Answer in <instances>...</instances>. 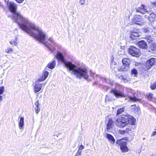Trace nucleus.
I'll return each mask as SVG.
<instances>
[{"instance_id":"1","label":"nucleus","mask_w":156,"mask_h":156,"mask_svg":"<svg viewBox=\"0 0 156 156\" xmlns=\"http://www.w3.org/2000/svg\"><path fill=\"white\" fill-rule=\"evenodd\" d=\"M55 57L58 61L63 63L67 70L75 75L76 78L81 79L83 78L87 80H89L87 69L78 67L70 62L67 61L62 54L59 51H57Z\"/></svg>"},{"instance_id":"2","label":"nucleus","mask_w":156,"mask_h":156,"mask_svg":"<svg viewBox=\"0 0 156 156\" xmlns=\"http://www.w3.org/2000/svg\"><path fill=\"white\" fill-rule=\"evenodd\" d=\"M32 25L33 27L30 26L28 29V30L25 32L40 42L42 43L51 52H53L55 50V48L52 44L55 46L57 45L56 43L54 41L53 38L51 37L48 39V41L50 43L44 41L46 38L45 34L43 32L39 27H36L34 23H32Z\"/></svg>"},{"instance_id":"3","label":"nucleus","mask_w":156,"mask_h":156,"mask_svg":"<svg viewBox=\"0 0 156 156\" xmlns=\"http://www.w3.org/2000/svg\"><path fill=\"white\" fill-rule=\"evenodd\" d=\"M7 7L12 14V19L17 23L20 28L26 31L31 26L33 27L32 23L30 22L27 18L23 17L19 12H17V6L15 3L12 2H8Z\"/></svg>"},{"instance_id":"4","label":"nucleus","mask_w":156,"mask_h":156,"mask_svg":"<svg viewBox=\"0 0 156 156\" xmlns=\"http://www.w3.org/2000/svg\"><path fill=\"white\" fill-rule=\"evenodd\" d=\"M116 120V124L117 126L120 128L124 127L129 124L134 125L136 119L134 117L129 115L128 116L120 115Z\"/></svg>"},{"instance_id":"5","label":"nucleus","mask_w":156,"mask_h":156,"mask_svg":"<svg viewBox=\"0 0 156 156\" xmlns=\"http://www.w3.org/2000/svg\"><path fill=\"white\" fill-rule=\"evenodd\" d=\"M122 65L120 68H118L115 67L114 68V70H117L119 72H126L129 70V65L131 62L130 59L126 58L123 59L122 61Z\"/></svg>"},{"instance_id":"6","label":"nucleus","mask_w":156,"mask_h":156,"mask_svg":"<svg viewBox=\"0 0 156 156\" xmlns=\"http://www.w3.org/2000/svg\"><path fill=\"white\" fill-rule=\"evenodd\" d=\"M110 92L117 98H120L126 97V94L124 93L123 92L115 88L112 89Z\"/></svg>"},{"instance_id":"7","label":"nucleus","mask_w":156,"mask_h":156,"mask_svg":"<svg viewBox=\"0 0 156 156\" xmlns=\"http://www.w3.org/2000/svg\"><path fill=\"white\" fill-rule=\"evenodd\" d=\"M128 52L131 55L136 57H139L140 54L139 50L133 46H129L128 49Z\"/></svg>"},{"instance_id":"8","label":"nucleus","mask_w":156,"mask_h":156,"mask_svg":"<svg viewBox=\"0 0 156 156\" xmlns=\"http://www.w3.org/2000/svg\"><path fill=\"white\" fill-rule=\"evenodd\" d=\"M156 62V59L153 58H151L147 60L145 65L143 67L144 71H147L150 69L154 65Z\"/></svg>"},{"instance_id":"9","label":"nucleus","mask_w":156,"mask_h":156,"mask_svg":"<svg viewBox=\"0 0 156 156\" xmlns=\"http://www.w3.org/2000/svg\"><path fill=\"white\" fill-rule=\"evenodd\" d=\"M133 23L139 26L144 25L145 23L144 19L140 15H135L132 20Z\"/></svg>"},{"instance_id":"10","label":"nucleus","mask_w":156,"mask_h":156,"mask_svg":"<svg viewBox=\"0 0 156 156\" xmlns=\"http://www.w3.org/2000/svg\"><path fill=\"white\" fill-rule=\"evenodd\" d=\"M140 33L138 30H131L129 34V37L130 40L133 41L138 39L140 38Z\"/></svg>"},{"instance_id":"11","label":"nucleus","mask_w":156,"mask_h":156,"mask_svg":"<svg viewBox=\"0 0 156 156\" xmlns=\"http://www.w3.org/2000/svg\"><path fill=\"white\" fill-rule=\"evenodd\" d=\"M116 144H118L120 146V149L123 152H126L128 151L129 149L127 146V142L123 141L121 140H117Z\"/></svg>"},{"instance_id":"12","label":"nucleus","mask_w":156,"mask_h":156,"mask_svg":"<svg viewBox=\"0 0 156 156\" xmlns=\"http://www.w3.org/2000/svg\"><path fill=\"white\" fill-rule=\"evenodd\" d=\"M37 82V80L34 87V90L35 93L40 92L42 89L43 86H44L45 84H40Z\"/></svg>"},{"instance_id":"13","label":"nucleus","mask_w":156,"mask_h":156,"mask_svg":"<svg viewBox=\"0 0 156 156\" xmlns=\"http://www.w3.org/2000/svg\"><path fill=\"white\" fill-rule=\"evenodd\" d=\"M48 70L47 67L45 68L44 69L45 71L43 72L42 76L40 78H39L37 80V82L42 81L46 79L49 74L48 72L47 71V70Z\"/></svg>"},{"instance_id":"14","label":"nucleus","mask_w":156,"mask_h":156,"mask_svg":"<svg viewBox=\"0 0 156 156\" xmlns=\"http://www.w3.org/2000/svg\"><path fill=\"white\" fill-rule=\"evenodd\" d=\"M130 110L136 114H140L141 113L140 108L138 105H132L130 106Z\"/></svg>"},{"instance_id":"15","label":"nucleus","mask_w":156,"mask_h":156,"mask_svg":"<svg viewBox=\"0 0 156 156\" xmlns=\"http://www.w3.org/2000/svg\"><path fill=\"white\" fill-rule=\"evenodd\" d=\"M137 45L139 47L142 49H146L148 47L147 43L144 40H141L138 41L137 43Z\"/></svg>"},{"instance_id":"16","label":"nucleus","mask_w":156,"mask_h":156,"mask_svg":"<svg viewBox=\"0 0 156 156\" xmlns=\"http://www.w3.org/2000/svg\"><path fill=\"white\" fill-rule=\"evenodd\" d=\"M141 6V7L136 8V11L137 12L140 13L142 14H145V12H148L147 9L144 8L145 6L144 5H142Z\"/></svg>"},{"instance_id":"17","label":"nucleus","mask_w":156,"mask_h":156,"mask_svg":"<svg viewBox=\"0 0 156 156\" xmlns=\"http://www.w3.org/2000/svg\"><path fill=\"white\" fill-rule=\"evenodd\" d=\"M56 65V60L55 58H54L51 62H49L47 65L46 67H47L51 69H53L55 67Z\"/></svg>"},{"instance_id":"18","label":"nucleus","mask_w":156,"mask_h":156,"mask_svg":"<svg viewBox=\"0 0 156 156\" xmlns=\"http://www.w3.org/2000/svg\"><path fill=\"white\" fill-rule=\"evenodd\" d=\"M113 124V121L112 119H109L108 120V122L107 124V132H109V130L112 128Z\"/></svg>"},{"instance_id":"19","label":"nucleus","mask_w":156,"mask_h":156,"mask_svg":"<svg viewBox=\"0 0 156 156\" xmlns=\"http://www.w3.org/2000/svg\"><path fill=\"white\" fill-rule=\"evenodd\" d=\"M128 98L131 101L136 102L138 101L139 102H141V99L136 98L135 96H133V97L129 96Z\"/></svg>"},{"instance_id":"20","label":"nucleus","mask_w":156,"mask_h":156,"mask_svg":"<svg viewBox=\"0 0 156 156\" xmlns=\"http://www.w3.org/2000/svg\"><path fill=\"white\" fill-rule=\"evenodd\" d=\"M24 118L23 117H20V121L19 122V126L20 129H22L24 125Z\"/></svg>"},{"instance_id":"21","label":"nucleus","mask_w":156,"mask_h":156,"mask_svg":"<svg viewBox=\"0 0 156 156\" xmlns=\"http://www.w3.org/2000/svg\"><path fill=\"white\" fill-rule=\"evenodd\" d=\"M106 138L112 142V143L114 144L115 141V140L113 136L110 134L107 133L106 134Z\"/></svg>"},{"instance_id":"22","label":"nucleus","mask_w":156,"mask_h":156,"mask_svg":"<svg viewBox=\"0 0 156 156\" xmlns=\"http://www.w3.org/2000/svg\"><path fill=\"white\" fill-rule=\"evenodd\" d=\"M156 15L154 13H151L149 14V20L150 23H151L152 21H153L154 20H156Z\"/></svg>"},{"instance_id":"23","label":"nucleus","mask_w":156,"mask_h":156,"mask_svg":"<svg viewBox=\"0 0 156 156\" xmlns=\"http://www.w3.org/2000/svg\"><path fill=\"white\" fill-rule=\"evenodd\" d=\"M143 38L146 40L149 43H150L151 42L153 41V40L152 38V37L149 34L145 35L144 36V37Z\"/></svg>"},{"instance_id":"24","label":"nucleus","mask_w":156,"mask_h":156,"mask_svg":"<svg viewBox=\"0 0 156 156\" xmlns=\"http://www.w3.org/2000/svg\"><path fill=\"white\" fill-rule=\"evenodd\" d=\"M150 52H153V51H156V45L155 44H151L149 47Z\"/></svg>"},{"instance_id":"25","label":"nucleus","mask_w":156,"mask_h":156,"mask_svg":"<svg viewBox=\"0 0 156 156\" xmlns=\"http://www.w3.org/2000/svg\"><path fill=\"white\" fill-rule=\"evenodd\" d=\"M131 75L133 77H137L138 76V71L136 69H133L131 71Z\"/></svg>"},{"instance_id":"26","label":"nucleus","mask_w":156,"mask_h":156,"mask_svg":"<svg viewBox=\"0 0 156 156\" xmlns=\"http://www.w3.org/2000/svg\"><path fill=\"white\" fill-rule=\"evenodd\" d=\"M125 108L123 107L121 108H120V109H118L117 111V114H116V117L117 118L118 116H119V115L120 114H121L122 112L124 111Z\"/></svg>"},{"instance_id":"27","label":"nucleus","mask_w":156,"mask_h":156,"mask_svg":"<svg viewBox=\"0 0 156 156\" xmlns=\"http://www.w3.org/2000/svg\"><path fill=\"white\" fill-rule=\"evenodd\" d=\"M113 100V99L110 96L108 95H106L105 98V102L106 103L110 102H111Z\"/></svg>"},{"instance_id":"28","label":"nucleus","mask_w":156,"mask_h":156,"mask_svg":"<svg viewBox=\"0 0 156 156\" xmlns=\"http://www.w3.org/2000/svg\"><path fill=\"white\" fill-rule=\"evenodd\" d=\"M102 80L103 83H107L109 84H110L111 85H113V82L112 81H110L109 80H107L105 78H102Z\"/></svg>"},{"instance_id":"29","label":"nucleus","mask_w":156,"mask_h":156,"mask_svg":"<svg viewBox=\"0 0 156 156\" xmlns=\"http://www.w3.org/2000/svg\"><path fill=\"white\" fill-rule=\"evenodd\" d=\"M147 98L149 100L151 101L153 99V94L152 93H149L147 95Z\"/></svg>"},{"instance_id":"30","label":"nucleus","mask_w":156,"mask_h":156,"mask_svg":"<svg viewBox=\"0 0 156 156\" xmlns=\"http://www.w3.org/2000/svg\"><path fill=\"white\" fill-rule=\"evenodd\" d=\"M16 40L17 38H16L15 40H13L10 41L9 43L11 44L14 46L15 45V46H17V43H16Z\"/></svg>"},{"instance_id":"31","label":"nucleus","mask_w":156,"mask_h":156,"mask_svg":"<svg viewBox=\"0 0 156 156\" xmlns=\"http://www.w3.org/2000/svg\"><path fill=\"white\" fill-rule=\"evenodd\" d=\"M150 87L153 90H154L156 88V81L151 85Z\"/></svg>"},{"instance_id":"32","label":"nucleus","mask_w":156,"mask_h":156,"mask_svg":"<svg viewBox=\"0 0 156 156\" xmlns=\"http://www.w3.org/2000/svg\"><path fill=\"white\" fill-rule=\"evenodd\" d=\"M150 23L153 28H156V19Z\"/></svg>"},{"instance_id":"33","label":"nucleus","mask_w":156,"mask_h":156,"mask_svg":"<svg viewBox=\"0 0 156 156\" xmlns=\"http://www.w3.org/2000/svg\"><path fill=\"white\" fill-rule=\"evenodd\" d=\"M142 31L146 34L149 33L150 32L148 28H144L142 29Z\"/></svg>"},{"instance_id":"34","label":"nucleus","mask_w":156,"mask_h":156,"mask_svg":"<svg viewBox=\"0 0 156 156\" xmlns=\"http://www.w3.org/2000/svg\"><path fill=\"white\" fill-rule=\"evenodd\" d=\"M5 91V88L3 86L0 87V94H3Z\"/></svg>"},{"instance_id":"35","label":"nucleus","mask_w":156,"mask_h":156,"mask_svg":"<svg viewBox=\"0 0 156 156\" xmlns=\"http://www.w3.org/2000/svg\"><path fill=\"white\" fill-rule=\"evenodd\" d=\"M13 51V50L10 48H8L6 50L5 52L9 54H11Z\"/></svg>"},{"instance_id":"36","label":"nucleus","mask_w":156,"mask_h":156,"mask_svg":"<svg viewBox=\"0 0 156 156\" xmlns=\"http://www.w3.org/2000/svg\"><path fill=\"white\" fill-rule=\"evenodd\" d=\"M95 78H97L96 80L97 82H99L100 80L102 79V77L101 76L98 75H96Z\"/></svg>"},{"instance_id":"37","label":"nucleus","mask_w":156,"mask_h":156,"mask_svg":"<svg viewBox=\"0 0 156 156\" xmlns=\"http://www.w3.org/2000/svg\"><path fill=\"white\" fill-rule=\"evenodd\" d=\"M129 128H127L126 130H123L121 131V134H124L126 133H128V132Z\"/></svg>"},{"instance_id":"38","label":"nucleus","mask_w":156,"mask_h":156,"mask_svg":"<svg viewBox=\"0 0 156 156\" xmlns=\"http://www.w3.org/2000/svg\"><path fill=\"white\" fill-rule=\"evenodd\" d=\"M35 110L37 114L38 113L40 110V109L39 108V106H36L35 108Z\"/></svg>"},{"instance_id":"39","label":"nucleus","mask_w":156,"mask_h":156,"mask_svg":"<svg viewBox=\"0 0 156 156\" xmlns=\"http://www.w3.org/2000/svg\"><path fill=\"white\" fill-rule=\"evenodd\" d=\"M81 151L80 150H78L75 156H80L81 155Z\"/></svg>"},{"instance_id":"40","label":"nucleus","mask_w":156,"mask_h":156,"mask_svg":"<svg viewBox=\"0 0 156 156\" xmlns=\"http://www.w3.org/2000/svg\"><path fill=\"white\" fill-rule=\"evenodd\" d=\"M120 78L122 79L124 81H125L126 80V77L124 76H123L122 75H121L120 76V77H119Z\"/></svg>"},{"instance_id":"41","label":"nucleus","mask_w":156,"mask_h":156,"mask_svg":"<svg viewBox=\"0 0 156 156\" xmlns=\"http://www.w3.org/2000/svg\"><path fill=\"white\" fill-rule=\"evenodd\" d=\"M85 1L84 0H80L79 2L81 5L84 4Z\"/></svg>"},{"instance_id":"42","label":"nucleus","mask_w":156,"mask_h":156,"mask_svg":"<svg viewBox=\"0 0 156 156\" xmlns=\"http://www.w3.org/2000/svg\"><path fill=\"white\" fill-rule=\"evenodd\" d=\"M83 148H84V146L82 145H81L79 146V147L78 150H80V151H81V150L83 149Z\"/></svg>"},{"instance_id":"43","label":"nucleus","mask_w":156,"mask_h":156,"mask_svg":"<svg viewBox=\"0 0 156 156\" xmlns=\"http://www.w3.org/2000/svg\"><path fill=\"white\" fill-rule=\"evenodd\" d=\"M17 2L19 3H22L24 0H15Z\"/></svg>"},{"instance_id":"44","label":"nucleus","mask_w":156,"mask_h":156,"mask_svg":"<svg viewBox=\"0 0 156 156\" xmlns=\"http://www.w3.org/2000/svg\"><path fill=\"white\" fill-rule=\"evenodd\" d=\"M35 105L36 106H39V103L38 100H37V101L35 103Z\"/></svg>"},{"instance_id":"45","label":"nucleus","mask_w":156,"mask_h":156,"mask_svg":"<svg viewBox=\"0 0 156 156\" xmlns=\"http://www.w3.org/2000/svg\"><path fill=\"white\" fill-rule=\"evenodd\" d=\"M94 73L91 72V76H92L93 77L94 79Z\"/></svg>"},{"instance_id":"46","label":"nucleus","mask_w":156,"mask_h":156,"mask_svg":"<svg viewBox=\"0 0 156 156\" xmlns=\"http://www.w3.org/2000/svg\"><path fill=\"white\" fill-rule=\"evenodd\" d=\"M144 18H147L148 20H149V15L148 16V15H145L144 16Z\"/></svg>"},{"instance_id":"47","label":"nucleus","mask_w":156,"mask_h":156,"mask_svg":"<svg viewBox=\"0 0 156 156\" xmlns=\"http://www.w3.org/2000/svg\"><path fill=\"white\" fill-rule=\"evenodd\" d=\"M156 135V131H154L153 133L152 136H154V135Z\"/></svg>"},{"instance_id":"48","label":"nucleus","mask_w":156,"mask_h":156,"mask_svg":"<svg viewBox=\"0 0 156 156\" xmlns=\"http://www.w3.org/2000/svg\"><path fill=\"white\" fill-rule=\"evenodd\" d=\"M2 98H2V96L0 95V102H1L2 101V100H3Z\"/></svg>"},{"instance_id":"49","label":"nucleus","mask_w":156,"mask_h":156,"mask_svg":"<svg viewBox=\"0 0 156 156\" xmlns=\"http://www.w3.org/2000/svg\"><path fill=\"white\" fill-rule=\"evenodd\" d=\"M140 63H138V62H137L136 63H136L135 64V65L138 66H139V65H140Z\"/></svg>"},{"instance_id":"50","label":"nucleus","mask_w":156,"mask_h":156,"mask_svg":"<svg viewBox=\"0 0 156 156\" xmlns=\"http://www.w3.org/2000/svg\"><path fill=\"white\" fill-rule=\"evenodd\" d=\"M98 84L97 82H95L93 84V85H94L96 84Z\"/></svg>"},{"instance_id":"51","label":"nucleus","mask_w":156,"mask_h":156,"mask_svg":"<svg viewBox=\"0 0 156 156\" xmlns=\"http://www.w3.org/2000/svg\"><path fill=\"white\" fill-rule=\"evenodd\" d=\"M153 4L154 6L156 7V2H154Z\"/></svg>"},{"instance_id":"52","label":"nucleus","mask_w":156,"mask_h":156,"mask_svg":"<svg viewBox=\"0 0 156 156\" xmlns=\"http://www.w3.org/2000/svg\"><path fill=\"white\" fill-rule=\"evenodd\" d=\"M153 154H152L151 155V156H153Z\"/></svg>"},{"instance_id":"53","label":"nucleus","mask_w":156,"mask_h":156,"mask_svg":"<svg viewBox=\"0 0 156 156\" xmlns=\"http://www.w3.org/2000/svg\"><path fill=\"white\" fill-rule=\"evenodd\" d=\"M100 85V86H102V85Z\"/></svg>"},{"instance_id":"54","label":"nucleus","mask_w":156,"mask_h":156,"mask_svg":"<svg viewBox=\"0 0 156 156\" xmlns=\"http://www.w3.org/2000/svg\"><path fill=\"white\" fill-rule=\"evenodd\" d=\"M123 139V138H122V139H121V140H122V139Z\"/></svg>"},{"instance_id":"55","label":"nucleus","mask_w":156,"mask_h":156,"mask_svg":"<svg viewBox=\"0 0 156 156\" xmlns=\"http://www.w3.org/2000/svg\"><path fill=\"white\" fill-rule=\"evenodd\" d=\"M123 139V138H122V139H121V140H122V139Z\"/></svg>"},{"instance_id":"56","label":"nucleus","mask_w":156,"mask_h":156,"mask_svg":"<svg viewBox=\"0 0 156 156\" xmlns=\"http://www.w3.org/2000/svg\"><path fill=\"white\" fill-rule=\"evenodd\" d=\"M123 139V138H122V139H121V140H122V139Z\"/></svg>"},{"instance_id":"57","label":"nucleus","mask_w":156,"mask_h":156,"mask_svg":"<svg viewBox=\"0 0 156 156\" xmlns=\"http://www.w3.org/2000/svg\"><path fill=\"white\" fill-rule=\"evenodd\" d=\"M124 41H125V40H123Z\"/></svg>"},{"instance_id":"58","label":"nucleus","mask_w":156,"mask_h":156,"mask_svg":"<svg viewBox=\"0 0 156 156\" xmlns=\"http://www.w3.org/2000/svg\"><path fill=\"white\" fill-rule=\"evenodd\" d=\"M155 130H156V129Z\"/></svg>"}]
</instances>
